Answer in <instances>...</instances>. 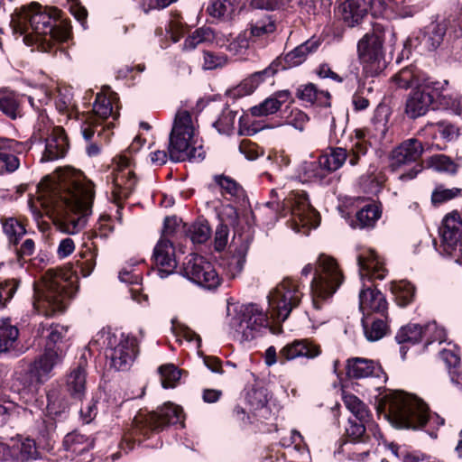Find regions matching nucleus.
Instances as JSON below:
<instances>
[{
    "label": "nucleus",
    "instance_id": "f257e3e1",
    "mask_svg": "<svg viewBox=\"0 0 462 462\" xmlns=\"http://www.w3.org/2000/svg\"><path fill=\"white\" fill-rule=\"evenodd\" d=\"M42 206L55 214V225L75 235L87 225L95 198L93 182L82 171L64 169L46 176L39 184Z\"/></svg>",
    "mask_w": 462,
    "mask_h": 462
},
{
    "label": "nucleus",
    "instance_id": "f03ea898",
    "mask_svg": "<svg viewBox=\"0 0 462 462\" xmlns=\"http://www.w3.org/2000/svg\"><path fill=\"white\" fill-rule=\"evenodd\" d=\"M19 16L20 22L28 23L32 30L23 37L28 46H36L42 51L51 52L56 42H66L69 37V30L58 21L60 10L56 7H43L33 2L30 5H23Z\"/></svg>",
    "mask_w": 462,
    "mask_h": 462
},
{
    "label": "nucleus",
    "instance_id": "7ed1b4c3",
    "mask_svg": "<svg viewBox=\"0 0 462 462\" xmlns=\"http://www.w3.org/2000/svg\"><path fill=\"white\" fill-rule=\"evenodd\" d=\"M389 422L397 429L420 430L427 424L443 425L444 420L431 415L426 403L402 391L386 393L379 403Z\"/></svg>",
    "mask_w": 462,
    "mask_h": 462
},
{
    "label": "nucleus",
    "instance_id": "20e7f679",
    "mask_svg": "<svg viewBox=\"0 0 462 462\" xmlns=\"http://www.w3.org/2000/svg\"><path fill=\"white\" fill-rule=\"evenodd\" d=\"M359 275L363 282V287L359 293V310L364 316H369L373 312L383 314L387 310V301L383 294L373 288L366 286L365 281L383 280L386 276L387 270L383 259L372 249L362 248L357 255Z\"/></svg>",
    "mask_w": 462,
    "mask_h": 462
},
{
    "label": "nucleus",
    "instance_id": "39448f33",
    "mask_svg": "<svg viewBox=\"0 0 462 462\" xmlns=\"http://www.w3.org/2000/svg\"><path fill=\"white\" fill-rule=\"evenodd\" d=\"M33 306L38 313L46 317L62 312L68 300L75 293L73 282L61 271H47L41 282L33 283Z\"/></svg>",
    "mask_w": 462,
    "mask_h": 462
},
{
    "label": "nucleus",
    "instance_id": "423d86ee",
    "mask_svg": "<svg viewBox=\"0 0 462 462\" xmlns=\"http://www.w3.org/2000/svg\"><path fill=\"white\" fill-rule=\"evenodd\" d=\"M344 282V275L335 258L325 254H319L310 284V294L314 319L322 320L319 311L327 310L328 301Z\"/></svg>",
    "mask_w": 462,
    "mask_h": 462
},
{
    "label": "nucleus",
    "instance_id": "0eeeda50",
    "mask_svg": "<svg viewBox=\"0 0 462 462\" xmlns=\"http://www.w3.org/2000/svg\"><path fill=\"white\" fill-rule=\"evenodd\" d=\"M169 157L173 162L202 161L205 152L198 144L191 115L186 110L176 113L169 136Z\"/></svg>",
    "mask_w": 462,
    "mask_h": 462
},
{
    "label": "nucleus",
    "instance_id": "6e6552de",
    "mask_svg": "<svg viewBox=\"0 0 462 462\" xmlns=\"http://www.w3.org/2000/svg\"><path fill=\"white\" fill-rule=\"evenodd\" d=\"M392 29L384 21L375 22L371 32H366L357 42V54L364 72L371 77L381 73L386 67L383 51L385 33Z\"/></svg>",
    "mask_w": 462,
    "mask_h": 462
},
{
    "label": "nucleus",
    "instance_id": "1a4fd4ad",
    "mask_svg": "<svg viewBox=\"0 0 462 462\" xmlns=\"http://www.w3.org/2000/svg\"><path fill=\"white\" fill-rule=\"evenodd\" d=\"M228 310V324L234 337L241 341L257 337L269 326L267 314L256 304H246Z\"/></svg>",
    "mask_w": 462,
    "mask_h": 462
},
{
    "label": "nucleus",
    "instance_id": "9d476101",
    "mask_svg": "<svg viewBox=\"0 0 462 462\" xmlns=\"http://www.w3.org/2000/svg\"><path fill=\"white\" fill-rule=\"evenodd\" d=\"M183 420L181 407L173 403H165L157 411L139 412L134 418L131 435L134 439L138 436L149 438L152 432H158L167 425H174Z\"/></svg>",
    "mask_w": 462,
    "mask_h": 462
},
{
    "label": "nucleus",
    "instance_id": "9b49d317",
    "mask_svg": "<svg viewBox=\"0 0 462 462\" xmlns=\"http://www.w3.org/2000/svg\"><path fill=\"white\" fill-rule=\"evenodd\" d=\"M303 297L298 281L285 278L268 295L271 317L277 321L288 319L293 309L297 308Z\"/></svg>",
    "mask_w": 462,
    "mask_h": 462
},
{
    "label": "nucleus",
    "instance_id": "f8f14e48",
    "mask_svg": "<svg viewBox=\"0 0 462 462\" xmlns=\"http://www.w3.org/2000/svg\"><path fill=\"white\" fill-rule=\"evenodd\" d=\"M423 150V145L418 139L410 138L403 141L391 152L389 169L393 172H397L411 166L407 171L400 174L399 179L402 181L415 179L422 171V165L419 163V160Z\"/></svg>",
    "mask_w": 462,
    "mask_h": 462
},
{
    "label": "nucleus",
    "instance_id": "ddd939ff",
    "mask_svg": "<svg viewBox=\"0 0 462 462\" xmlns=\"http://www.w3.org/2000/svg\"><path fill=\"white\" fill-rule=\"evenodd\" d=\"M117 103V94L108 88L97 95L92 113L82 116L81 132L87 141L94 136L97 126L101 125L106 119L110 116L116 119L119 116Z\"/></svg>",
    "mask_w": 462,
    "mask_h": 462
},
{
    "label": "nucleus",
    "instance_id": "4468645a",
    "mask_svg": "<svg viewBox=\"0 0 462 462\" xmlns=\"http://www.w3.org/2000/svg\"><path fill=\"white\" fill-rule=\"evenodd\" d=\"M106 356L110 368L116 371H127L138 354V342L134 336L122 333L120 336L106 334Z\"/></svg>",
    "mask_w": 462,
    "mask_h": 462
},
{
    "label": "nucleus",
    "instance_id": "2eb2a0df",
    "mask_svg": "<svg viewBox=\"0 0 462 462\" xmlns=\"http://www.w3.org/2000/svg\"><path fill=\"white\" fill-rule=\"evenodd\" d=\"M181 273L192 282L207 289L214 290L220 285V278L213 265L203 256L190 254L185 257Z\"/></svg>",
    "mask_w": 462,
    "mask_h": 462
},
{
    "label": "nucleus",
    "instance_id": "dca6fc26",
    "mask_svg": "<svg viewBox=\"0 0 462 462\" xmlns=\"http://www.w3.org/2000/svg\"><path fill=\"white\" fill-rule=\"evenodd\" d=\"M181 273L192 282L207 289L214 290L220 285V278L213 265L203 256L190 254L185 257Z\"/></svg>",
    "mask_w": 462,
    "mask_h": 462
},
{
    "label": "nucleus",
    "instance_id": "f3484780",
    "mask_svg": "<svg viewBox=\"0 0 462 462\" xmlns=\"http://www.w3.org/2000/svg\"><path fill=\"white\" fill-rule=\"evenodd\" d=\"M321 354L320 346L310 339H295L285 345L277 356L276 348L269 346L265 351V364L272 366L277 363L281 364L286 361L294 360L299 357L313 359Z\"/></svg>",
    "mask_w": 462,
    "mask_h": 462
},
{
    "label": "nucleus",
    "instance_id": "a211bd4d",
    "mask_svg": "<svg viewBox=\"0 0 462 462\" xmlns=\"http://www.w3.org/2000/svg\"><path fill=\"white\" fill-rule=\"evenodd\" d=\"M284 205L291 215L292 228L296 232L300 231V226L316 227L318 226V212L310 206L306 193L291 194L285 199Z\"/></svg>",
    "mask_w": 462,
    "mask_h": 462
},
{
    "label": "nucleus",
    "instance_id": "6ab92c4d",
    "mask_svg": "<svg viewBox=\"0 0 462 462\" xmlns=\"http://www.w3.org/2000/svg\"><path fill=\"white\" fill-rule=\"evenodd\" d=\"M63 351L60 346H45L44 351L39 355L30 366V375L37 383H43L53 375L54 368L61 364Z\"/></svg>",
    "mask_w": 462,
    "mask_h": 462
},
{
    "label": "nucleus",
    "instance_id": "aec40b11",
    "mask_svg": "<svg viewBox=\"0 0 462 462\" xmlns=\"http://www.w3.org/2000/svg\"><path fill=\"white\" fill-rule=\"evenodd\" d=\"M128 164V160L121 157L112 180L111 194L113 201L118 206L132 194L137 183L135 174Z\"/></svg>",
    "mask_w": 462,
    "mask_h": 462
},
{
    "label": "nucleus",
    "instance_id": "412c9836",
    "mask_svg": "<svg viewBox=\"0 0 462 462\" xmlns=\"http://www.w3.org/2000/svg\"><path fill=\"white\" fill-rule=\"evenodd\" d=\"M441 244L448 254H452L462 241V219L460 214L454 210L448 213L439 229Z\"/></svg>",
    "mask_w": 462,
    "mask_h": 462
},
{
    "label": "nucleus",
    "instance_id": "4be33fe9",
    "mask_svg": "<svg viewBox=\"0 0 462 462\" xmlns=\"http://www.w3.org/2000/svg\"><path fill=\"white\" fill-rule=\"evenodd\" d=\"M30 147L26 142L0 138V174L16 171L20 166L18 156L27 152Z\"/></svg>",
    "mask_w": 462,
    "mask_h": 462
},
{
    "label": "nucleus",
    "instance_id": "5701e85b",
    "mask_svg": "<svg viewBox=\"0 0 462 462\" xmlns=\"http://www.w3.org/2000/svg\"><path fill=\"white\" fill-rule=\"evenodd\" d=\"M152 258L158 266L157 274L162 279L172 273L177 267L175 249L172 243L166 238L158 241L153 249Z\"/></svg>",
    "mask_w": 462,
    "mask_h": 462
},
{
    "label": "nucleus",
    "instance_id": "b1692460",
    "mask_svg": "<svg viewBox=\"0 0 462 462\" xmlns=\"http://www.w3.org/2000/svg\"><path fill=\"white\" fill-rule=\"evenodd\" d=\"M250 243L251 237L249 234L235 233L230 244L232 255L227 263V272L232 277L238 275L244 269Z\"/></svg>",
    "mask_w": 462,
    "mask_h": 462
},
{
    "label": "nucleus",
    "instance_id": "393cba45",
    "mask_svg": "<svg viewBox=\"0 0 462 462\" xmlns=\"http://www.w3.org/2000/svg\"><path fill=\"white\" fill-rule=\"evenodd\" d=\"M371 434L376 440L383 438L378 425L373 420L363 422L349 419L345 439L342 441H372Z\"/></svg>",
    "mask_w": 462,
    "mask_h": 462
},
{
    "label": "nucleus",
    "instance_id": "a878e982",
    "mask_svg": "<svg viewBox=\"0 0 462 462\" xmlns=\"http://www.w3.org/2000/svg\"><path fill=\"white\" fill-rule=\"evenodd\" d=\"M434 97L428 87L413 90L406 100V115L412 119L425 115Z\"/></svg>",
    "mask_w": 462,
    "mask_h": 462
},
{
    "label": "nucleus",
    "instance_id": "bb28decb",
    "mask_svg": "<svg viewBox=\"0 0 462 462\" xmlns=\"http://www.w3.org/2000/svg\"><path fill=\"white\" fill-rule=\"evenodd\" d=\"M11 457L16 462H27L35 460L40 457L36 443L32 439L17 436L6 444Z\"/></svg>",
    "mask_w": 462,
    "mask_h": 462
},
{
    "label": "nucleus",
    "instance_id": "cd10ccee",
    "mask_svg": "<svg viewBox=\"0 0 462 462\" xmlns=\"http://www.w3.org/2000/svg\"><path fill=\"white\" fill-rule=\"evenodd\" d=\"M373 447L372 441H341L335 455L338 459L363 462L369 457Z\"/></svg>",
    "mask_w": 462,
    "mask_h": 462
},
{
    "label": "nucleus",
    "instance_id": "c85d7f7f",
    "mask_svg": "<svg viewBox=\"0 0 462 462\" xmlns=\"http://www.w3.org/2000/svg\"><path fill=\"white\" fill-rule=\"evenodd\" d=\"M44 140L46 145L42 161H54L65 156L69 144L62 128L54 127Z\"/></svg>",
    "mask_w": 462,
    "mask_h": 462
},
{
    "label": "nucleus",
    "instance_id": "c756f323",
    "mask_svg": "<svg viewBox=\"0 0 462 462\" xmlns=\"http://www.w3.org/2000/svg\"><path fill=\"white\" fill-rule=\"evenodd\" d=\"M383 369L373 360L356 357L347 360L346 374L351 378L380 377Z\"/></svg>",
    "mask_w": 462,
    "mask_h": 462
},
{
    "label": "nucleus",
    "instance_id": "7c9ffc66",
    "mask_svg": "<svg viewBox=\"0 0 462 462\" xmlns=\"http://www.w3.org/2000/svg\"><path fill=\"white\" fill-rule=\"evenodd\" d=\"M293 178L301 183H329L319 161L301 162L296 168Z\"/></svg>",
    "mask_w": 462,
    "mask_h": 462
},
{
    "label": "nucleus",
    "instance_id": "2f4dec72",
    "mask_svg": "<svg viewBox=\"0 0 462 462\" xmlns=\"http://www.w3.org/2000/svg\"><path fill=\"white\" fill-rule=\"evenodd\" d=\"M367 11L368 5L365 0H346L340 5L341 17L349 27L359 24Z\"/></svg>",
    "mask_w": 462,
    "mask_h": 462
},
{
    "label": "nucleus",
    "instance_id": "473e14b6",
    "mask_svg": "<svg viewBox=\"0 0 462 462\" xmlns=\"http://www.w3.org/2000/svg\"><path fill=\"white\" fill-rule=\"evenodd\" d=\"M18 328L9 323H4L0 326V354L9 353L18 356L23 353V347L20 346Z\"/></svg>",
    "mask_w": 462,
    "mask_h": 462
},
{
    "label": "nucleus",
    "instance_id": "72a5a7b5",
    "mask_svg": "<svg viewBox=\"0 0 462 462\" xmlns=\"http://www.w3.org/2000/svg\"><path fill=\"white\" fill-rule=\"evenodd\" d=\"M348 156V152L342 147L329 148L328 151L318 159L320 166L327 176L338 169H340L346 162Z\"/></svg>",
    "mask_w": 462,
    "mask_h": 462
},
{
    "label": "nucleus",
    "instance_id": "f704fd0d",
    "mask_svg": "<svg viewBox=\"0 0 462 462\" xmlns=\"http://www.w3.org/2000/svg\"><path fill=\"white\" fill-rule=\"evenodd\" d=\"M296 96L299 99L310 105L330 106V94L328 91L318 89L313 83L300 86L297 88Z\"/></svg>",
    "mask_w": 462,
    "mask_h": 462
},
{
    "label": "nucleus",
    "instance_id": "c9c22d12",
    "mask_svg": "<svg viewBox=\"0 0 462 462\" xmlns=\"http://www.w3.org/2000/svg\"><path fill=\"white\" fill-rule=\"evenodd\" d=\"M62 445L66 451L80 456L94 448V439L75 430L64 437Z\"/></svg>",
    "mask_w": 462,
    "mask_h": 462
},
{
    "label": "nucleus",
    "instance_id": "e433bc0d",
    "mask_svg": "<svg viewBox=\"0 0 462 462\" xmlns=\"http://www.w3.org/2000/svg\"><path fill=\"white\" fill-rule=\"evenodd\" d=\"M319 46V41L310 39L294 48L284 56L285 65L283 69L296 67L303 63L308 55L316 51Z\"/></svg>",
    "mask_w": 462,
    "mask_h": 462
},
{
    "label": "nucleus",
    "instance_id": "4c0bfd02",
    "mask_svg": "<svg viewBox=\"0 0 462 462\" xmlns=\"http://www.w3.org/2000/svg\"><path fill=\"white\" fill-rule=\"evenodd\" d=\"M289 97L290 92L288 90L278 91L259 105L251 107L250 112L254 116H265L274 114Z\"/></svg>",
    "mask_w": 462,
    "mask_h": 462
},
{
    "label": "nucleus",
    "instance_id": "58836bf2",
    "mask_svg": "<svg viewBox=\"0 0 462 462\" xmlns=\"http://www.w3.org/2000/svg\"><path fill=\"white\" fill-rule=\"evenodd\" d=\"M381 214L382 212L377 205L367 204L356 212L353 226L361 229L374 227L381 217Z\"/></svg>",
    "mask_w": 462,
    "mask_h": 462
},
{
    "label": "nucleus",
    "instance_id": "ea45409f",
    "mask_svg": "<svg viewBox=\"0 0 462 462\" xmlns=\"http://www.w3.org/2000/svg\"><path fill=\"white\" fill-rule=\"evenodd\" d=\"M86 371L82 366L73 369L67 377V390L70 395L80 400L86 392Z\"/></svg>",
    "mask_w": 462,
    "mask_h": 462
},
{
    "label": "nucleus",
    "instance_id": "a19ab883",
    "mask_svg": "<svg viewBox=\"0 0 462 462\" xmlns=\"http://www.w3.org/2000/svg\"><path fill=\"white\" fill-rule=\"evenodd\" d=\"M0 111L11 119L22 116L18 97L7 89H0Z\"/></svg>",
    "mask_w": 462,
    "mask_h": 462
},
{
    "label": "nucleus",
    "instance_id": "79ce46f5",
    "mask_svg": "<svg viewBox=\"0 0 462 462\" xmlns=\"http://www.w3.org/2000/svg\"><path fill=\"white\" fill-rule=\"evenodd\" d=\"M343 402L346 409L355 416L358 421L367 422L372 419V413L367 406L356 395L344 393Z\"/></svg>",
    "mask_w": 462,
    "mask_h": 462
},
{
    "label": "nucleus",
    "instance_id": "37998d69",
    "mask_svg": "<svg viewBox=\"0 0 462 462\" xmlns=\"http://www.w3.org/2000/svg\"><path fill=\"white\" fill-rule=\"evenodd\" d=\"M364 333L367 340L377 341L383 338L388 331L387 322L381 319H371L369 316L362 319Z\"/></svg>",
    "mask_w": 462,
    "mask_h": 462
},
{
    "label": "nucleus",
    "instance_id": "c03bdc74",
    "mask_svg": "<svg viewBox=\"0 0 462 462\" xmlns=\"http://www.w3.org/2000/svg\"><path fill=\"white\" fill-rule=\"evenodd\" d=\"M447 25L444 23H431L425 30L422 42L429 51L436 50L443 42Z\"/></svg>",
    "mask_w": 462,
    "mask_h": 462
},
{
    "label": "nucleus",
    "instance_id": "a18cd8bd",
    "mask_svg": "<svg viewBox=\"0 0 462 462\" xmlns=\"http://www.w3.org/2000/svg\"><path fill=\"white\" fill-rule=\"evenodd\" d=\"M215 38L214 31L209 27H200L192 32L183 42L182 50L189 51L196 49L199 44L211 42Z\"/></svg>",
    "mask_w": 462,
    "mask_h": 462
},
{
    "label": "nucleus",
    "instance_id": "49530a36",
    "mask_svg": "<svg viewBox=\"0 0 462 462\" xmlns=\"http://www.w3.org/2000/svg\"><path fill=\"white\" fill-rule=\"evenodd\" d=\"M45 332V337L47 338L46 346L55 347L60 346L58 344L61 342L62 338L65 337L67 328L59 324H39L37 334L40 336H44Z\"/></svg>",
    "mask_w": 462,
    "mask_h": 462
},
{
    "label": "nucleus",
    "instance_id": "de8ad7c7",
    "mask_svg": "<svg viewBox=\"0 0 462 462\" xmlns=\"http://www.w3.org/2000/svg\"><path fill=\"white\" fill-rule=\"evenodd\" d=\"M392 291L395 301L401 307H406L411 303L415 297V287L408 281L393 283Z\"/></svg>",
    "mask_w": 462,
    "mask_h": 462
},
{
    "label": "nucleus",
    "instance_id": "09e8293b",
    "mask_svg": "<svg viewBox=\"0 0 462 462\" xmlns=\"http://www.w3.org/2000/svg\"><path fill=\"white\" fill-rule=\"evenodd\" d=\"M423 339L422 327L419 324L410 323L402 327L395 336L398 344L414 345Z\"/></svg>",
    "mask_w": 462,
    "mask_h": 462
},
{
    "label": "nucleus",
    "instance_id": "8fccbe9b",
    "mask_svg": "<svg viewBox=\"0 0 462 462\" xmlns=\"http://www.w3.org/2000/svg\"><path fill=\"white\" fill-rule=\"evenodd\" d=\"M440 358L449 368V374L453 383L462 388V374L457 371V367L460 363V357L453 349L443 348L439 351Z\"/></svg>",
    "mask_w": 462,
    "mask_h": 462
},
{
    "label": "nucleus",
    "instance_id": "3c124183",
    "mask_svg": "<svg viewBox=\"0 0 462 462\" xmlns=\"http://www.w3.org/2000/svg\"><path fill=\"white\" fill-rule=\"evenodd\" d=\"M279 60L273 61L267 68L261 71L254 72L247 79L245 80L243 86H250L248 92H253L260 83L265 81L267 79L273 77L278 71Z\"/></svg>",
    "mask_w": 462,
    "mask_h": 462
},
{
    "label": "nucleus",
    "instance_id": "603ef678",
    "mask_svg": "<svg viewBox=\"0 0 462 462\" xmlns=\"http://www.w3.org/2000/svg\"><path fill=\"white\" fill-rule=\"evenodd\" d=\"M275 29V22L269 15H263L259 19L252 21L248 27L250 35L254 38H262L273 33Z\"/></svg>",
    "mask_w": 462,
    "mask_h": 462
},
{
    "label": "nucleus",
    "instance_id": "864d4df0",
    "mask_svg": "<svg viewBox=\"0 0 462 462\" xmlns=\"http://www.w3.org/2000/svg\"><path fill=\"white\" fill-rule=\"evenodd\" d=\"M426 162L430 168L439 172L455 174L457 170V165L449 157L444 154L430 156L427 159Z\"/></svg>",
    "mask_w": 462,
    "mask_h": 462
},
{
    "label": "nucleus",
    "instance_id": "5fc2aeb1",
    "mask_svg": "<svg viewBox=\"0 0 462 462\" xmlns=\"http://www.w3.org/2000/svg\"><path fill=\"white\" fill-rule=\"evenodd\" d=\"M215 181L221 188L224 194L236 199L244 197V189L236 180L227 176L219 175L215 177Z\"/></svg>",
    "mask_w": 462,
    "mask_h": 462
},
{
    "label": "nucleus",
    "instance_id": "6e6d98bb",
    "mask_svg": "<svg viewBox=\"0 0 462 462\" xmlns=\"http://www.w3.org/2000/svg\"><path fill=\"white\" fill-rule=\"evenodd\" d=\"M3 229L9 242L13 245H16L26 233L24 226L13 217L7 218L3 222Z\"/></svg>",
    "mask_w": 462,
    "mask_h": 462
},
{
    "label": "nucleus",
    "instance_id": "4d7b16f0",
    "mask_svg": "<svg viewBox=\"0 0 462 462\" xmlns=\"http://www.w3.org/2000/svg\"><path fill=\"white\" fill-rule=\"evenodd\" d=\"M236 117V112L231 110L229 107H226L223 109L218 119L214 122L213 126L219 134H229L234 129Z\"/></svg>",
    "mask_w": 462,
    "mask_h": 462
},
{
    "label": "nucleus",
    "instance_id": "13d9d810",
    "mask_svg": "<svg viewBox=\"0 0 462 462\" xmlns=\"http://www.w3.org/2000/svg\"><path fill=\"white\" fill-rule=\"evenodd\" d=\"M422 331L426 345L436 341L441 344L446 341L447 334L445 328L439 326L435 321L429 322L422 327Z\"/></svg>",
    "mask_w": 462,
    "mask_h": 462
},
{
    "label": "nucleus",
    "instance_id": "bf43d9fd",
    "mask_svg": "<svg viewBox=\"0 0 462 462\" xmlns=\"http://www.w3.org/2000/svg\"><path fill=\"white\" fill-rule=\"evenodd\" d=\"M188 236L194 244H203L210 236L211 229L207 222H195L188 231Z\"/></svg>",
    "mask_w": 462,
    "mask_h": 462
},
{
    "label": "nucleus",
    "instance_id": "052dcab7",
    "mask_svg": "<svg viewBox=\"0 0 462 462\" xmlns=\"http://www.w3.org/2000/svg\"><path fill=\"white\" fill-rule=\"evenodd\" d=\"M162 385L163 388H172L180 378V371L171 364L159 367Z\"/></svg>",
    "mask_w": 462,
    "mask_h": 462
},
{
    "label": "nucleus",
    "instance_id": "680f3d73",
    "mask_svg": "<svg viewBox=\"0 0 462 462\" xmlns=\"http://www.w3.org/2000/svg\"><path fill=\"white\" fill-rule=\"evenodd\" d=\"M51 129L52 130L53 128L48 116L42 111H40L31 139L34 142H41L50 135Z\"/></svg>",
    "mask_w": 462,
    "mask_h": 462
},
{
    "label": "nucleus",
    "instance_id": "e2e57ef3",
    "mask_svg": "<svg viewBox=\"0 0 462 462\" xmlns=\"http://www.w3.org/2000/svg\"><path fill=\"white\" fill-rule=\"evenodd\" d=\"M209 15L215 18H225L234 11V6L228 0L213 1L207 8Z\"/></svg>",
    "mask_w": 462,
    "mask_h": 462
},
{
    "label": "nucleus",
    "instance_id": "0e129e2a",
    "mask_svg": "<svg viewBox=\"0 0 462 462\" xmlns=\"http://www.w3.org/2000/svg\"><path fill=\"white\" fill-rule=\"evenodd\" d=\"M54 104L56 109L60 114L67 115L68 117L71 116L74 108V104L69 91L60 90L55 97Z\"/></svg>",
    "mask_w": 462,
    "mask_h": 462
},
{
    "label": "nucleus",
    "instance_id": "69168bd1",
    "mask_svg": "<svg viewBox=\"0 0 462 462\" xmlns=\"http://www.w3.org/2000/svg\"><path fill=\"white\" fill-rule=\"evenodd\" d=\"M20 284L18 278H12L0 282V307H4L16 292Z\"/></svg>",
    "mask_w": 462,
    "mask_h": 462
},
{
    "label": "nucleus",
    "instance_id": "338daca9",
    "mask_svg": "<svg viewBox=\"0 0 462 462\" xmlns=\"http://www.w3.org/2000/svg\"><path fill=\"white\" fill-rule=\"evenodd\" d=\"M461 194V189H446L443 186H438L431 194L433 204H441L458 197Z\"/></svg>",
    "mask_w": 462,
    "mask_h": 462
},
{
    "label": "nucleus",
    "instance_id": "774afa93",
    "mask_svg": "<svg viewBox=\"0 0 462 462\" xmlns=\"http://www.w3.org/2000/svg\"><path fill=\"white\" fill-rule=\"evenodd\" d=\"M415 79L413 69L404 68L393 77V82L399 88L407 89L412 86Z\"/></svg>",
    "mask_w": 462,
    "mask_h": 462
}]
</instances>
